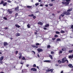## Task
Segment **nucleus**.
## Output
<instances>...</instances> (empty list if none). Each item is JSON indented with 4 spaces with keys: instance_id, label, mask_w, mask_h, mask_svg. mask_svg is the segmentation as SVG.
<instances>
[{
    "instance_id": "56",
    "label": "nucleus",
    "mask_w": 73,
    "mask_h": 73,
    "mask_svg": "<svg viewBox=\"0 0 73 73\" xmlns=\"http://www.w3.org/2000/svg\"><path fill=\"white\" fill-rule=\"evenodd\" d=\"M26 66L27 67H28L29 66V64H27L26 65Z\"/></svg>"
},
{
    "instance_id": "51",
    "label": "nucleus",
    "mask_w": 73,
    "mask_h": 73,
    "mask_svg": "<svg viewBox=\"0 0 73 73\" xmlns=\"http://www.w3.org/2000/svg\"><path fill=\"white\" fill-rule=\"evenodd\" d=\"M51 54H54V52L53 51H52L51 52Z\"/></svg>"
},
{
    "instance_id": "57",
    "label": "nucleus",
    "mask_w": 73,
    "mask_h": 73,
    "mask_svg": "<svg viewBox=\"0 0 73 73\" xmlns=\"http://www.w3.org/2000/svg\"><path fill=\"white\" fill-rule=\"evenodd\" d=\"M55 66H58V64H55Z\"/></svg>"
},
{
    "instance_id": "24",
    "label": "nucleus",
    "mask_w": 73,
    "mask_h": 73,
    "mask_svg": "<svg viewBox=\"0 0 73 73\" xmlns=\"http://www.w3.org/2000/svg\"><path fill=\"white\" fill-rule=\"evenodd\" d=\"M58 62L59 64H61V63L62 62V61L60 60H58Z\"/></svg>"
},
{
    "instance_id": "9",
    "label": "nucleus",
    "mask_w": 73,
    "mask_h": 73,
    "mask_svg": "<svg viewBox=\"0 0 73 73\" xmlns=\"http://www.w3.org/2000/svg\"><path fill=\"white\" fill-rule=\"evenodd\" d=\"M3 45L4 46H7L8 45V43L7 42H4L3 43Z\"/></svg>"
},
{
    "instance_id": "1",
    "label": "nucleus",
    "mask_w": 73,
    "mask_h": 73,
    "mask_svg": "<svg viewBox=\"0 0 73 73\" xmlns=\"http://www.w3.org/2000/svg\"><path fill=\"white\" fill-rule=\"evenodd\" d=\"M35 45L36 46L33 45H31V46H32V47H33V48H34L35 49L36 48V49L37 48H38V46H39V45H40V46H41V44H39V43H36Z\"/></svg>"
},
{
    "instance_id": "26",
    "label": "nucleus",
    "mask_w": 73,
    "mask_h": 73,
    "mask_svg": "<svg viewBox=\"0 0 73 73\" xmlns=\"http://www.w3.org/2000/svg\"><path fill=\"white\" fill-rule=\"evenodd\" d=\"M27 8H32V6H27Z\"/></svg>"
},
{
    "instance_id": "40",
    "label": "nucleus",
    "mask_w": 73,
    "mask_h": 73,
    "mask_svg": "<svg viewBox=\"0 0 73 73\" xmlns=\"http://www.w3.org/2000/svg\"><path fill=\"white\" fill-rule=\"evenodd\" d=\"M19 55L20 56H22V54H21V53L20 52L19 53Z\"/></svg>"
},
{
    "instance_id": "30",
    "label": "nucleus",
    "mask_w": 73,
    "mask_h": 73,
    "mask_svg": "<svg viewBox=\"0 0 73 73\" xmlns=\"http://www.w3.org/2000/svg\"><path fill=\"white\" fill-rule=\"evenodd\" d=\"M60 38H58L56 39L57 41H60Z\"/></svg>"
},
{
    "instance_id": "53",
    "label": "nucleus",
    "mask_w": 73,
    "mask_h": 73,
    "mask_svg": "<svg viewBox=\"0 0 73 73\" xmlns=\"http://www.w3.org/2000/svg\"><path fill=\"white\" fill-rule=\"evenodd\" d=\"M55 0H51V2H53L54 1H55Z\"/></svg>"
},
{
    "instance_id": "6",
    "label": "nucleus",
    "mask_w": 73,
    "mask_h": 73,
    "mask_svg": "<svg viewBox=\"0 0 73 73\" xmlns=\"http://www.w3.org/2000/svg\"><path fill=\"white\" fill-rule=\"evenodd\" d=\"M64 13L66 15H69L70 14V12L68 11H64Z\"/></svg>"
},
{
    "instance_id": "5",
    "label": "nucleus",
    "mask_w": 73,
    "mask_h": 73,
    "mask_svg": "<svg viewBox=\"0 0 73 73\" xmlns=\"http://www.w3.org/2000/svg\"><path fill=\"white\" fill-rule=\"evenodd\" d=\"M54 70L53 69H47L46 70V72H50L51 73H52L53 72V71Z\"/></svg>"
},
{
    "instance_id": "16",
    "label": "nucleus",
    "mask_w": 73,
    "mask_h": 73,
    "mask_svg": "<svg viewBox=\"0 0 73 73\" xmlns=\"http://www.w3.org/2000/svg\"><path fill=\"white\" fill-rule=\"evenodd\" d=\"M4 59V57L3 56H2L0 58V60L1 61H3V59Z\"/></svg>"
},
{
    "instance_id": "28",
    "label": "nucleus",
    "mask_w": 73,
    "mask_h": 73,
    "mask_svg": "<svg viewBox=\"0 0 73 73\" xmlns=\"http://www.w3.org/2000/svg\"><path fill=\"white\" fill-rule=\"evenodd\" d=\"M27 27L28 28H31V26H30V25L29 24H28L27 25Z\"/></svg>"
},
{
    "instance_id": "8",
    "label": "nucleus",
    "mask_w": 73,
    "mask_h": 73,
    "mask_svg": "<svg viewBox=\"0 0 73 73\" xmlns=\"http://www.w3.org/2000/svg\"><path fill=\"white\" fill-rule=\"evenodd\" d=\"M37 50L38 52V53H40V52L43 51V50H42V49L40 48H38Z\"/></svg>"
},
{
    "instance_id": "15",
    "label": "nucleus",
    "mask_w": 73,
    "mask_h": 73,
    "mask_svg": "<svg viewBox=\"0 0 73 73\" xmlns=\"http://www.w3.org/2000/svg\"><path fill=\"white\" fill-rule=\"evenodd\" d=\"M15 35L17 37H18V36H20V34L19 33H17Z\"/></svg>"
},
{
    "instance_id": "13",
    "label": "nucleus",
    "mask_w": 73,
    "mask_h": 73,
    "mask_svg": "<svg viewBox=\"0 0 73 73\" xmlns=\"http://www.w3.org/2000/svg\"><path fill=\"white\" fill-rule=\"evenodd\" d=\"M15 26L16 27H17L18 28H20V26L19 25H18V24H16L15 25Z\"/></svg>"
},
{
    "instance_id": "32",
    "label": "nucleus",
    "mask_w": 73,
    "mask_h": 73,
    "mask_svg": "<svg viewBox=\"0 0 73 73\" xmlns=\"http://www.w3.org/2000/svg\"><path fill=\"white\" fill-rule=\"evenodd\" d=\"M69 58H72V56L71 55H70L68 56Z\"/></svg>"
},
{
    "instance_id": "41",
    "label": "nucleus",
    "mask_w": 73,
    "mask_h": 73,
    "mask_svg": "<svg viewBox=\"0 0 73 73\" xmlns=\"http://www.w3.org/2000/svg\"><path fill=\"white\" fill-rule=\"evenodd\" d=\"M17 53H18V51L17 50L15 51V54H17Z\"/></svg>"
},
{
    "instance_id": "62",
    "label": "nucleus",
    "mask_w": 73,
    "mask_h": 73,
    "mask_svg": "<svg viewBox=\"0 0 73 73\" xmlns=\"http://www.w3.org/2000/svg\"><path fill=\"white\" fill-rule=\"evenodd\" d=\"M37 32H35V35H37Z\"/></svg>"
},
{
    "instance_id": "27",
    "label": "nucleus",
    "mask_w": 73,
    "mask_h": 73,
    "mask_svg": "<svg viewBox=\"0 0 73 73\" xmlns=\"http://www.w3.org/2000/svg\"><path fill=\"white\" fill-rule=\"evenodd\" d=\"M33 16H34V15L33 14H32L31 15H28V16H29V17H32Z\"/></svg>"
},
{
    "instance_id": "49",
    "label": "nucleus",
    "mask_w": 73,
    "mask_h": 73,
    "mask_svg": "<svg viewBox=\"0 0 73 73\" xmlns=\"http://www.w3.org/2000/svg\"><path fill=\"white\" fill-rule=\"evenodd\" d=\"M7 2H8V3H11V1L9 0L7 1Z\"/></svg>"
},
{
    "instance_id": "37",
    "label": "nucleus",
    "mask_w": 73,
    "mask_h": 73,
    "mask_svg": "<svg viewBox=\"0 0 73 73\" xmlns=\"http://www.w3.org/2000/svg\"><path fill=\"white\" fill-rule=\"evenodd\" d=\"M73 30V25H72L70 28V29H72Z\"/></svg>"
},
{
    "instance_id": "20",
    "label": "nucleus",
    "mask_w": 73,
    "mask_h": 73,
    "mask_svg": "<svg viewBox=\"0 0 73 73\" xmlns=\"http://www.w3.org/2000/svg\"><path fill=\"white\" fill-rule=\"evenodd\" d=\"M64 15H65V14L64 13V12H63V13H62L61 14L60 16L62 17H64V16H65Z\"/></svg>"
},
{
    "instance_id": "3",
    "label": "nucleus",
    "mask_w": 73,
    "mask_h": 73,
    "mask_svg": "<svg viewBox=\"0 0 73 73\" xmlns=\"http://www.w3.org/2000/svg\"><path fill=\"white\" fill-rule=\"evenodd\" d=\"M66 59V57H64V58H62V62L63 64L66 61H67V63H68V60Z\"/></svg>"
},
{
    "instance_id": "2",
    "label": "nucleus",
    "mask_w": 73,
    "mask_h": 73,
    "mask_svg": "<svg viewBox=\"0 0 73 73\" xmlns=\"http://www.w3.org/2000/svg\"><path fill=\"white\" fill-rule=\"evenodd\" d=\"M66 2H62V4H64V5H69V2L70 1V0H66Z\"/></svg>"
},
{
    "instance_id": "14",
    "label": "nucleus",
    "mask_w": 73,
    "mask_h": 73,
    "mask_svg": "<svg viewBox=\"0 0 73 73\" xmlns=\"http://www.w3.org/2000/svg\"><path fill=\"white\" fill-rule=\"evenodd\" d=\"M38 24H39V25H43V23L41 22H39L38 23Z\"/></svg>"
},
{
    "instance_id": "4",
    "label": "nucleus",
    "mask_w": 73,
    "mask_h": 73,
    "mask_svg": "<svg viewBox=\"0 0 73 73\" xmlns=\"http://www.w3.org/2000/svg\"><path fill=\"white\" fill-rule=\"evenodd\" d=\"M3 6H6L7 4V3L5 2L4 3V1L3 0L1 1V2L0 3V4H3Z\"/></svg>"
},
{
    "instance_id": "19",
    "label": "nucleus",
    "mask_w": 73,
    "mask_h": 73,
    "mask_svg": "<svg viewBox=\"0 0 73 73\" xmlns=\"http://www.w3.org/2000/svg\"><path fill=\"white\" fill-rule=\"evenodd\" d=\"M48 27H49V24H46L44 26V27H45L46 28H47Z\"/></svg>"
},
{
    "instance_id": "46",
    "label": "nucleus",
    "mask_w": 73,
    "mask_h": 73,
    "mask_svg": "<svg viewBox=\"0 0 73 73\" xmlns=\"http://www.w3.org/2000/svg\"><path fill=\"white\" fill-rule=\"evenodd\" d=\"M0 63L1 64H3V61H2V60H0Z\"/></svg>"
},
{
    "instance_id": "44",
    "label": "nucleus",
    "mask_w": 73,
    "mask_h": 73,
    "mask_svg": "<svg viewBox=\"0 0 73 73\" xmlns=\"http://www.w3.org/2000/svg\"><path fill=\"white\" fill-rule=\"evenodd\" d=\"M55 39H56V38H52V40H53V41H54V40H55Z\"/></svg>"
},
{
    "instance_id": "63",
    "label": "nucleus",
    "mask_w": 73,
    "mask_h": 73,
    "mask_svg": "<svg viewBox=\"0 0 73 73\" xmlns=\"http://www.w3.org/2000/svg\"><path fill=\"white\" fill-rule=\"evenodd\" d=\"M0 73H4V72H1Z\"/></svg>"
},
{
    "instance_id": "29",
    "label": "nucleus",
    "mask_w": 73,
    "mask_h": 73,
    "mask_svg": "<svg viewBox=\"0 0 73 73\" xmlns=\"http://www.w3.org/2000/svg\"><path fill=\"white\" fill-rule=\"evenodd\" d=\"M33 68H36V65L35 64H34L33 66Z\"/></svg>"
},
{
    "instance_id": "60",
    "label": "nucleus",
    "mask_w": 73,
    "mask_h": 73,
    "mask_svg": "<svg viewBox=\"0 0 73 73\" xmlns=\"http://www.w3.org/2000/svg\"><path fill=\"white\" fill-rule=\"evenodd\" d=\"M60 12H61V11H57V12L58 13H60Z\"/></svg>"
},
{
    "instance_id": "22",
    "label": "nucleus",
    "mask_w": 73,
    "mask_h": 73,
    "mask_svg": "<svg viewBox=\"0 0 73 73\" xmlns=\"http://www.w3.org/2000/svg\"><path fill=\"white\" fill-rule=\"evenodd\" d=\"M73 50H70L68 51L69 53H72L73 52Z\"/></svg>"
},
{
    "instance_id": "34",
    "label": "nucleus",
    "mask_w": 73,
    "mask_h": 73,
    "mask_svg": "<svg viewBox=\"0 0 73 73\" xmlns=\"http://www.w3.org/2000/svg\"><path fill=\"white\" fill-rule=\"evenodd\" d=\"M33 19H36V17L35 16H34L33 15Z\"/></svg>"
},
{
    "instance_id": "7",
    "label": "nucleus",
    "mask_w": 73,
    "mask_h": 73,
    "mask_svg": "<svg viewBox=\"0 0 73 73\" xmlns=\"http://www.w3.org/2000/svg\"><path fill=\"white\" fill-rule=\"evenodd\" d=\"M31 70L33 72H36L37 69L35 68H32L31 69Z\"/></svg>"
},
{
    "instance_id": "18",
    "label": "nucleus",
    "mask_w": 73,
    "mask_h": 73,
    "mask_svg": "<svg viewBox=\"0 0 73 73\" xmlns=\"http://www.w3.org/2000/svg\"><path fill=\"white\" fill-rule=\"evenodd\" d=\"M62 51H65L66 50V48H62Z\"/></svg>"
},
{
    "instance_id": "12",
    "label": "nucleus",
    "mask_w": 73,
    "mask_h": 73,
    "mask_svg": "<svg viewBox=\"0 0 73 73\" xmlns=\"http://www.w3.org/2000/svg\"><path fill=\"white\" fill-rule=\"evenodd\" d=\"M73 10V8H71L70 9H68L67 10V12H70V11H72V10Z\"/></svg>"
},
{
    "instance_id": "39",
    "label": "nucleus",
    "mask_w": 73,
    "mask_h": 73,
    "mask_svg": "<svg viewBox=\"0 0 73 73\" xmlns=\"http://www.w3.org/2000/svg\"><path fill=\"white\" fill-rule=\"evenodd\" d=\"M54 37L57 38V37H58V36L57 35H56L54 36Z\"/></svg>"
},
{
    "instance_id": "54",
    "label": "nucleus",
    "mask_w": 73,
    "mask_h": 73,
    "mask_svg": "<svg viewBox=\"0 0 73 73\" xmlns=\"http://www.w3.org/2000/svg\"><path fill=\"white\" fill-rule=\"evenodd\" d=\"M37 56L38 57H40V55H39V54H37Z\"/></svg>"
},
{
    "instance_id": "38",
    "label": "nucleus",
    "mask_w": 73,
    "mask_h": 73,
    "mask_svg": "<svg viewBox=\"0 0 73 73\" xmlns=\"http://www.w3.org/2000/svg\"><path fill=\"white\" fill-rule=\"evenodd\" d=\"M21 58H22V56H20L19 57V59H21Z\"/></svg>"
},
{
    "instance_id": "17",
    "label": "nucleus",
    "mask_w": 73,
    "mask_h": 73,
    "mask_svg": "<svg viewBox=\"0 0 73 73\" xmlns=\"http://www.w3.org/2000/svg\"><path fill=\"white\" fill-rule=\"evenodd\" d=\"M8 12L10 14H11V13H12V11L9 10V9L8 10Z\"/></svg>"
},
{
    "instance_id": "31",
    "label": "nucleus",
    "mask_w": 73,
    "mask_h": 73,
    "mask_svg": "<svg viewBox=\"0 0 73 73\" xmlns=\"http://www.w3.org/2000/svg\"><path fill=\"white\" fill-rule=\"evenodd\" d=\"M35 5L36 6H37V5H39V3H36L35 4Z\"/></svg>"
},
{
    "instance_id": "58",
    "label": "nucleus",
    "mask_w": 73,
    "mask_h": 73,
    "mask_svg": "<svg viewBox=\"0 0 73 73\" xmlns=\"http://www.w3.org/2000/svg\"><path fill=\"white\" fill-rule=\"evenodd\" d=\"M40 7H42V6H43V5L41 4L40 5Z\"/></svg>"
},
{
    "instance_id": "23",
    "label": "nucleus",
    "mask_w": 73,
    "mask_h": 73,
    "mask_svg": "<svg viewBox=\"0 0 73 73\" xmlns=\"http://www.w3.org/2000/svg\"><path fill=\"white\" fill-rule=\"evenodd\" d=\"M60 33H65V31L62 30L60 31Z\"/></svg>"
},
{
    "instance_id": "11",
    "label": "nucleus",
    "mask_w": 73,
    "mask_h": 73,
    "mask_svg": "<svg viewBox=\"0 0 73 73\" xmlns=\"http://www.w3.org/2000/svg\"><path fill=\"white\" fill-rule=\"evenodd\" d=\"M45 62H48V63H50L51 62L49 60H46L44 61Z\"/></svg>"
},
{
    "instance_id": "50",
    "label": "nucleus",
    "mask_w": 73,
    "mask_h": 73,
    "mask_svg": "<svg viewBox=\"0 0 73 73\" xmlns=\"http://www.w3.org/2000/svg\"><path fill=\"white\" fill-rule=\"evenodd\" d=\"M43 29L44 30H46V29H47L45 27H44Z\"/></svg>"
},
{
    "instance_id": "55",
    "label": "nucleus",
    "mask_w": 73,
    "mask_h": 73,
    "mask_svg": "<svg viewBox=\"0 0 73 73\" xmlns=\"http://www.w3.org/2000/svg\"><path fill=\"white\" fill-rule=\"evenodd\" d=\"M52 16H55V14H54V13L52 14Z\"/></svg>"
},
{
    "instance_id": "47",
    "label": "nucleus",
    "mask_w": 73,
    "mask_h": 73,
    "mask_svg": "<svg viewBox=\"0 0 73 73\" xmlns=\"http://www.w3.org/2000/svg\"><path fill=\"white\" fill-rule=\"evenodd\" d=\"M3 19H4L5 20H7V18L5 17H3Z\"/></svg>"
},
{
    "instance_id": "35",
    "label": "nucleus",
    "mask_w": 73,
    "mask_h": 73,
    "mask_svg": "<svg viewBox=\"0 0 73 73\" xmlns=\"http://www.w3.org/2000/svg\"><path fill=\"white\" fill-rule=\"evenodd\" d=\"M56 34H60V32L58 31H56Z\"/></svg>"
},
{
    "instance_id": "21",
    "label": "nucleus",
    "mask_w": 73,
    "mask_h": 73,
    "mask_svg": "<svg viewBox=\"0 0 73 73\" xmlns=\"http://www.w3.org/2000/svg\"><path fill=\"white\" fill-rule=\"evenodd\" d=\"M19 6H17V7H16L15 9V11H18V10H19Z\"/></svg>"
},
{
    "instance_id": "52",
    "label": "nucleus",
    "mask_w": 73,
    "mask_h": 73,
    "mask_svg": "<svg viewBox=\"0 0 73 73\" xmlns=\"http://www.w3.org/2000/svg\"><path fill=\"white\" fill-rule=\"evenodd\" d=\"M61 15H60V16H59V19L60 20V19H61Z\"/></svg>"
},
{
    "instance_id": "36",
    "label": "nucleus",
    "mask_w": 73,
    "mask_h": 73,
    "mask_svg": "<svg viewBox=\"0 0 73 73\" xmlns=\"http://www.w3.org/2000/svg\"><path fill=\"white\" fill-rule=\"evenodd\" d=\"M62 53V51H60L59 52V54H61Z\"/></svg>"
},
{
    "instance_id": "33",
    "label": "nucleus",
    "mask_w": 73,
    "mask_h": 73,
    "mask_svg": "<svg viewBox=\"0 0 73 73\" xmlns=\"http://www.w3.org/2000/svg\"><path fill=\"white\" fill-rule=\"evenodd\" d=\"M22 59L23 60H25V57H23L22 58Z\"/></svg>"
},
{
    "instance_id": "61",
    "label": "nucleus",
    "mask_w": 73,
    "mask_h": 73,
    "mask_svg": "<svg viewBox=\"0 0 73 73\" xmlns=\"http://www.w3.org/2000/svg\"><path fill=\"white\" fill-rule=\"evenodd\" d=\"M37 69H39V67H38V66H37Z\"/></svg>"
},
{
    "instance_id": "48",
    "label": "nucleus",
    "mask_w": 73,
    "mask_h": 73,
    "mask_svg": "<svg viewBox=\"0 0 73 73\" xmlns=\"http://www.w3.org/2000/svg\"><path fill=\"white\" fill-rule=\"evenodd\" d=\"M32 52H33V53L34 54H36V53L34 51H32Z\"/></svg>"
},
{
    "instance_id": "43",
    "label": "nucleus",
    "mask_w": 73,
    "mask_h": 73,
    "mask_svg": "<svg viewBox=\"0 0 73 73\" xmlns=\"http://www.w3.org/2000/svg\"><path fill=\"white\" fill-rule=\"evenodd\" d=\"M17 16H18V13H16L15 14V16H16V17H17Z\"/></svg>"
},
{
    "instance_id": "64",
    "label": "nucleus",
    "mask_w": 73,
    "mask_h": 73,
    "mask_svg": "<svg viewBox=\"0 0 73 73\" xmlns=\"http://www.w3.org/2000/svg\"><path fill=\"white\" fill-rule=\"evenodd\" d=\"M45 6H46V7H48V5H46Z\"/></svg>"
},
{
    "instance_id": "59",
    "label": "nucleus",
    "mask_w": 73,
    "mask_h": 73,
    "mask_svg": "<svg viewBox=\"0 0 73 73\" xmlns=\"http://www.w3.org/2000/svg\"><path fill=\"white\" fill-rule=\"evenodd\" d=\"M5 29H8V27H5Z\"/></svg>"
},
{
    "instance_id": "45",
    "label": "nucleus",
    "mask_w": 73,
    "mask_h": 73,
    "mask_svg": "<svg viewBox=\"0 0 73 73\" xmlns=\"http://www.w3.org/2000/svg\"><path fill=\"white\" fill-rule=\"evenodd\" d=\"M47 48H50V45H48L47 46Z\"/></svg>"
},
{
    "instance_id": "42",
    "label": "nucleus",
    "mask_w": 73,
    "mask_h": 73,
    "mask_svg": "<svg viewBox=\"0 0 73 73\" xmlns=\"http://www.w3.org/2000/svg\"><path fill=\"white\" fill-rule=\"evenodd\" d=\"M49 5L50 7H52V6H53V4H50Z\"/></svg>"
},
{
    "instance_id": "10",
    "label": "nucleus",
    "mask_w": 73,
    "mask_h": 73,
    "mask_svg": "<svg viewBox=\"0 0 73 73\" xmlns=\"http://www.w3.org/2000/svg\"><path fill=\"white\" fill-rule=\"evenodd\" d=\"M68 66H69V68H73V66H72V64H69L68 65Z\"/></svg>"
},
{
    "instance_id": "25",
    "label": "nucleus",
    "mask_w": 73,
    "mask_h": 73,
    "mask_svg": "<svg viewBox=\"0 0 73 73\" xmlns=\"http://www.w3.org/2000/svg\"><path fill=\"white\" fill-rule=\"evenodd\" d=\"M49 57L51 59H53V56H52V55H49Z\"/></svg>"
}]
</instances>
